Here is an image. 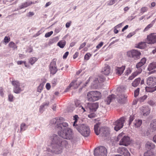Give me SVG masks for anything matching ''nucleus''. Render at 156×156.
Here are the masks:
<instances>
[{
    "instance_id": "nucleus-63",
    "label": "nucleus",
    "mask_w": 156,
    "mask_h": 156,
    "mask_svg": "<svg viewBox=\"0 0 156 156\" xmlns=\"http://www.w3.org/2000/svg\"><path fill=\"white\" fill-rule=\"evenodd\" d=\"M79 53L78 52H76L75 53V54L73 55V58L74 59H75L76 58L78 55Z\"/></svg>"
},
{
    "instance_id": "nucleus-6",
    "label": "nucleus",
    "mask_w": 156,
    "mask_h": 156,
    "mask_svg": "<svg viewBox=\"0 0 156 156\" xmlns=\"http://www.w3.org/2000/svg\"><path fill=\"white\" fill-rule=\"evenodd\" d=\"M107 151L103 146H100L96 148L94 150V156H107Z\"/></svg>"
},
{
    "instance_id": "nucleus-2",
    "label": "nucleus",
    "mask_w": 156,
    "mask_h": 156,
    "mask_svg": "<svg viewBox=\"0 0 156 156\" xmlns=\"http://www.w3.org/2000/svg\"><path fill=\"white\" fill-rule=\"evenodd\" d=\"M52 140L51 145L55 149L54 151L56 154H58L63 147H66L68 145L67 142L65 140L59 137L57 135L53 134L50 137Z\"/></svg>"
},
{
    "instance_id": "nucleus-16",
    "label": "nucleus",
    "mask_w": 156,
    "mask_h": 156,
    "mask_svg": "<svg viewBox=\"0 0 156 156\" xmlns=\"http://www.w3.org/2000/svg\"><path fill=\"white\" fill-rule=\"evenodd\" d=\"M125 69V66H123L121 67H116L115 68V72L116 74L120 75L123 73Z\"/></svg>"
},
{
    "instance_id": "nucleus-53",
    "label": "nucleus",
    "mask_w": 156,
    "mask_h": 156,
    "mask_svg": "<svg viewBox=\"0 0 156 156\" xmlns=\"http://www.w3.org/2000/svg\"><path fill=\"white\" fill-rule=\"evenodd\" d=\"M58 119V122L59 123H62V121L64 120V118L62 117H57Z\"/></svg>"
},
{
    "instance_id": "nucleus-24",
    "label": "nucleus",
    "mask_w": 156,
    "mask_h": 156,
    "mask_svg": "<svg viewBox=\"0 0 156 156\" xmlns=\"http://www.w3.org/2000/svg\"><path fill=\"white\" fill-rule=\"evenodd\" d=\"M58 121V119L57 117L56 118L53 119L51 120L50 122V123L51 124H56L55 127L57 128L58 126L62 123H60L59 124Z\"/></svg>"
},
{
    "instance_id": "nucleus-60",
    "label": "nucleus",
    "mask_w": 156,
    "mask_h": 156,
    "mask_svg": "<svg viewBox=\"0 0 156 156\" xmlns=\"http://www.w3.org/2000/svg\"><path fill=\"white\" fill-rule=\"evenodd\" d=\"M95 115L94 114L92 113L89 115L88 116L90 118H92L95 117Z\"/></svg>"
},
{
    "instance_id": "nucleus-45",
    "label": "nucleus",
    "mask_w": 156,
    "mask_h": 156,
    "mask_svg": "<svg viewBox=\"0 0 156 156\" xmlns=\"http://www.w3.org/2000/svg\"><path fill=\"white\" fill-rule=\"evenodd\" d=\"M57 80L55 79H53L52 81V86L53 87H55L56 84Z\"/></svg>"
},
{
    "instance_id": "nucleus-5",
    "label": "nucleus",
    "mask_w": 156,
    "mask_h": 156,
    "mask_svg": "<svg viewBox=\"0 0 156 156\" xmlns=\"http://www.w3.org/2000/svg\"><path fill=\"white\" fill-rule=\"evenodd\" d=\"M101 96V93L97 91H92L87 94V98L90 101H94L99 100Z\"/></svg>"
},
{
    "instance_id": "nucleus-59",
    "label": "nucleus",
    "mask_w": 156,
    "mask_h": 156,
    "mask_svg": "<svg viewBox=\"0 0 156 156\" xmlns=\"http://www.w3.org/2000/svg\"><path fill=\"white\" fill-rule=\"evenodd\" d=\"M34 15V12H30L28 13L27 16L28 17H30L33 16Z\"/></svg>"
},
{
    "instance_id": "nucleus-17",
    "label": "nucleus",
    "mask_w": 156,
    "mask_h": 156,
    "mask_svg": "<svg viewBox=\"0 0 156 156\" xmlns=\"http://www.w3.org/2000/svg\"><path fill=\"white\" fill-rule=\"evenodd\" d=\"M115 98V96L114 94H112L108 96L105 100V102L107 105H109L111 102L114 100Z\"/></svg>"
},
{
    "instance_id": "nucleus-42",
    "label": "nucleus",
    "mask_w": 156,
    "mask_h": 156,
    "mask_svg": "<svg viewBox=\"0 0 156 156\" xmlns=\"http://www.w3.org/2000/svg\"><path fill=\"white\" fill-rule=\"evenodd\" d=\"M10 40L9 37L5 36L4 39V41L5 43H8Z\"/></svg>"
},
{
    "instance_id": "nucleus-36",
    "label": "nucleus",
    "mask_w": 156,
    "mask_h": 156,
    "mask_svg": "<svg viewBox=\"0 0 156 156\" xmlns=\"http://www.w3.org/2000/svg\"><path fill=\"white\" fill-rule=\"evenodd\" d=\"M98 79L99 82H102L105 80V78L103 76H101Z\"/></svg>"
},
{
    "instance_id": "nucleus-43",
    "label": "nucleus",
    "mask_w": 156,
    "mask_h": 156,
    "mask_svg": "<svg viewBox=\"0 0 156 156\" xmlns=\"http://www.w3.org/2000/svg\"><path fill=\"white\" fill-rule=\"evenodd\" d=\"M75 104L76 107L80 108L81 105H80L79 101L77 100L75 101Z\"/></svg>"
},
{
    "instance_id": "nucleus-44",
    "label": "nucleus",
    "mask_w": 156,
    "mask_h": 156,
    "mask_svg": "<svg viewBox=\"0 0 156 156\" xmlns=\"http://www.w3.org/2000/svg\"><path fill=\"white\" fill-rule=\"evenodd\" d=\"M144 65L141 63L140 62L137 64L136 65V68L139 69H141L140 67Z\"/></svg>"
},
{
    "instance_id": "nucleus-9",
    "label": "nucleus",
    "mask_w": 156,
    "mask_h": 156,
    "mask_svg": "<svg viewBox=\"0 0 156 156\" xmlns=\"http://www.w3.org/2000/svg\"><path fill=\"white\" fill-rule=\"evenodd\" d=\"M146 42L149 44H152L156 43V35L151 34L147 37Z\"/></svg>"
},
{
    "instance_id": "nucleus-25",
    "label": "nucleus",
    "mask_w": 156,
    "mask_h": 156,
    "mask_svg": "<svg viewBox=\"0 0 156 156\" xmlns=\"http://www.w3.org/2000/svg\"><path fill=\"white\" fill-rule=\"evenodd\" d=\"M144 156H155L154 151L147 150L144 153Z\"/></svg>"
},
{
    "instance_id": "nucleus-46",
    "label": "nucleus",
    "mask_w": 156,
    "mask_h": 156,
    "mask_svg": "<svg viewBox=\"0 0 156 156\" xmlns=\"http://www.w3.org/2000/svg\"><path fill=\"white\" fill-rule=\"evenodd\" d=\"M53 33L52 31H51L50 32L46 33L45 35V37H49Z\"/></svg>"
},
{
    "instance_id": "nucleus-20",
    "label": "nucleus",
    "mask_w": 156,
    "mask_h": 156,
    "mask_svg": "<svg viewBox=\"0 0 156 156\" xmlns=\"http://www.w3.org/2000/svg\"><path fill=\"white\" fill-rule=\"evenodd\" d=\"M110 72V66L108 65H105V67L102 69L101 72L105 75H107L109 74Z\"/></svg>"
},
{
    "instance_id": "nucleus-58",
    "label": "nucleus",
    "mask_w": 156,
    "mask_h": 156,
    "mask_svg": "<svg viewBox=\"0 0 156 156\" xmlns=\"http://www.w3.org/2000/svg\"><path fill=\"white\" fill-rule=\"evenodd\" d=\"M46 88L48 90H49L50 89V87H51V86H50V83H47L46 84Z\"/></svg>"
},
{
    "instance_id": "nucleus-38",
    "label": "nucleus",
    "mask_w": 156,
    "mask_h": 156,
    "mask_svg": "<svg viewBox=\"0 0 156 156\" xmlns=\"http://www.w3.org/2000/svg\"><path fill=\"white\" fill-rule=\"evenodd\" d=\"M153 122L152 129L153 130L155 131L156 130V119L153 120Z\"/></svg>"
},
{
    "instance_id": "nucleus-27",
    "label": "nucleus",
    "mask_w": 156,
    "mask_h": 156,
    "mask_svg": "<svg viewBox=\"0 0 156 156\" xmlns=\"http://www.w3.org/2000/svg\"><path fill=\"white\" fill-rule=\"evenodd\" d=\"M31 4V2H26L23 3L22 5L20 6V9H22L23 8H26L28 6L30 5Z\"/></svg>"
},
{
    "instance_id": "nucleus-10",
    "label": "nucleus",
    "mask_w": 156,
    "mask_h": 156,
    "mask_svg": "<svg viewBox=\"0 0 156 156\" xmlns=\"http://www.w3.org/2000/svg\"><path fill=\"white\" fill-rule=\"evenodd\" d=\"M12 85L14 86V92L16 94L20 93L21 90L20 87V84L18 81H13L12 82Z\"/></svg>"
},
{
    "instance_id": "nucleus-32",
    "label": "nucleus",
    "mask_w": 156,
    "mask_h": 156,
    "mask_svg": "<svg viewBox=\"0 0 156 156\" xmlns=\"http://www.w3.org/2000/svg\"><path fill=\"white\" fill-rule=\"evenodd\" d=\"M145 42H141L140 43L136 46L138 48L142 49L144 48V46L145 45Z\"/></svg>"
},
{
    "instance_id": "nucleus-4",
    "label": "nucleus",
    "mask_w": 156,
    "mask_h": 156,
    "mask_svg": "<svg viewBox=\"0 0 156 156\" xmlns=\"http://www.w3.org/2000/svg\"><path fill=\"white\" fill-rule=\"evenodd\" d=\"M99 126V124L98 123L96 124L94 126V129L96 134L97 135H98L100 134L102 136H107L109 133L108 128L107 127H102L98 130Z\"/></svg>"
},
{
    "instance_id": "nucleus-14",
    "label": "nucleus",
    "mask_w": 156,
    "mask_h": 156,
    "mask_svg": "<svg viewBox=\"0 0 156 156\" xmlns=\"http://www.w3.org/2000/svg\"><path fill=\"white\" fill-rule=\"evenodd\" d=\"M130 143L129 137L128 136H124L121 140L119 144L125 146H127Z\"/></svg>"
},
{
    "instance_id": "nucleus-41",
    "label": "nucleus",
    "mask_w": 156,
    "mask_h": 156,
    "mask_svg": "<svg viewBox=\"0 0 156 156\" xmlns=\"http://www.w3.org/2000/svg\"><path fill=\"white\" fill-rule=\"evenodd\" d=\"M141 114H143L144 116L147 115L148 114V112H146V110L145 109H141Z\"/></svg>"
},
{
    "instance_id": "nucleus-48",
    "label": "nucleus",
    "mask_w": 156,
    "mask_h": 156,
    "mask_svg": "<svg viewBox=\"0 0 156 156\" xmlns=\"http://www.w3.org/2000/svg\"><path fill=\"white\" fill-rule=\"evenodd\" d=\"M147 98V96L146 95H145L143 97H141L140 98V101H143L145 100Z\"/></svg>"
},
{
    "instance_id": "nucleus-40",
    "label": "nucleus",
    "mask_w": 156,
    "mask_h": 156,
    "mask_svg": "<svg viewBox=\"0 0 156 156\" xmlns=\"http://www.w3.org/2000/svg\"><path fill=\"white\" fill-rule=\"evenodd\" d=\"M148 9V8L146 7H142L140 11L141 13H143L146 12Z\"/></svg>"
},
{
    "instance_id": "nucleus-35",
    "label": "nucleus",
    "mask_w": 156,
    "mask_h": 156,
    "mask_svg": "<svg viewBox=\"0 0 156 156\" xmlns=\"http://www.w3.org/2000/svg\"><path fill=\"white\" fill-rule=\"evenodd\" d=\"M9 46L10 47L14 49H15V48H17L16 46L15 45V44L12 41H11L9 43Z\"/></svg>"
},
{
    "instance_id": "nucleus-64",
    "label": "nucleus",
    "mask_w": 156,
    "mask_h": 156,
    "mask_svg": "<svg viewBox=\"0 0 156 156\" xmlns=\"http://www.w3.org/2000/svg\"><path fill=\"white\" fill-rule=\"evenodd\" d=\"M128 25H126V26H125L122 29V31L123 32L126 29L128 28Z\"/></svg>"
},
{
    "instance_id": "nucleus-11",
    "label": "nucleus",
    "mask_w": 156,
    "mask_h": 156,
    "mask_svg": "<svg viewBox=\"0 0 156 156\" xmlns=\"http://www.w3.org/2000/svg\"><path fill=\"white\" fill-rule=\"evenodd\" d=\"M117 152L125 156H130V154L127 149L125 147H119L117 149Z\"/></svg>"
},
{
    "instance_id": "nucleus-54",
    "label": "nucleus",
    "mask_w": 156,
    "mask_h": 156,
    "mask_svg": "<svg viewBox=\"0 0 156 156\" xmlns=\"http://www.w3.org/2000/svg\"><path fill=\"white\" fill-rule=\"evenodd\" d=\"M13 96L11 94H9V100L12 101H13Z\"/></svg>"
},
{
    "instance_id": "nucleus-3",
    "label": "nucleus",
    "mask_w": 156,
    "mask_h": 156,
    "mask_svg": "<svg viewBox=\"0 0 156 156\" xmlns=\"http://www.w3.org/2000/svg\"><path fill=\"white\" fill-rule=\"evenodd\" d=\"M73 118L75 121L74 122L73 126H75V128L83 136H88L90 132L89 127L85 124L77 123V119L79 118L77 115H75L73 116Z\"/></svg>"
},
{
    "instance_id": "nucleus-47",
    "label": "nucleus",
    "mask_w": 156,
    "mask_h": 156,
    "mask_svg": "<svg viewBox=\"0 0 156 156\" xmlns=\"http://www.w3.org/2000/svg\"><path fill=\"white\" fill-rule=\"evenodd\" d=\"M118 0H112L109 2L108 5H113Z\"/></svg>"
},
{
    "instance_id": "nucleus-37",
    "label": "nucleus",
    "mask_w": 156,
    "mask_h": 156,
    "mask_svg": "<svg viewBox=\"0 0 156 156\" xmlns=\"http://www.w3.org/2000/svg\"><path fill=\"white\" fill-rule=\"evenodd\" d=\"M140 88H138L134 92V95L135 97H136L139 94Z\"/></svg>"
},
{
    "instance_id": "nucleus-51",
    "label": "nucleus",
    "mask_w": 156,
    "mask_h": 156,
    "mask_svg": "<svg viewBox=\"0 0 156 156\" xmlns=\"http://www.w3.org/2000/svg\"><path fill=\"white\" fill-rule=\"evenodd\" d=\"M43 89V87L41 84H40V86L38 87L37 88V91L39 92H41V90Z\"/></svg>"
},
{
    "instance_id": "nucleus-19",
    "label": "nucleus",
    "mask_w": 156,
    "mask_h": 156,
    "mask_svg": "<svg viewBox=\"0 0 156 156\" xmlns=\"http://www.w3.org/2000/svg\"><path fill=\"white\" fill-rule=\"evenodd\" d=\"M82 83L81 81H77V80H74L73 81L70 83V86H71L73 89H76L78 88L79 86Z\"/></svg>"
},
{
    "instance_id": "nucleus-29",
    "label": "nucleus",
    "mask_w": 156,
    "mask_h": 156,
    "mask_svg": "<svg viewBox=\"0 0 156 156\" xmlns=\"http://www.w3.org/2000/svg\"><path fill=\"white\" fill-rule=\"evenodd\" d=\"M66 41L64 40L60 41L57 44V45L61 48H63L66 44Z\"/></svg>"
},
{
    "instance_id": "nucleus-18",
    "label": "nucleus",
    "mask_w": 156,
    "mask_h": 156,
    "mask_svg": "<svg viewBox=\"0 0 156 156\" xmlns=\"http://www.w3.org/2000/svg\"><path fill=\"white\" fill-rule=\"evenodd\" d=\"M98 107V104L97 103H94L91 104L89 106V108L90 111L94 112L96 111Z\"/></svg>"
},
{
    "instance_id": "nucleus-1",
    "label": "nucleus",
    "mask_w": 156,
    "mask_h": 156,
    "mask_svg": "<svg viewBox=\"0 0 156 156\" xmlns=\"http://www.w3.org/2000/svg\"><path fill=\"white\" fill-rule=\"evenodd\" d=\"M68 123L66 122H63L58 125L57 129L58 130V135L64 139L68 140L72 139L75 141L79 140L80 139L79 137L77 136L76 138L75 137L73 138L72 130L68 127Z\"/></svg>"
},
{
    "instance_id": "nucleus-52",
    "label": "nucleus",
    "mask_w": 156,
    "mask_h": 156,
    "mask_svg": "<svg viewBox=\"0 0 156 156\" xmlns=\"http://www.w3.org/2000/svg\"><path fill=\"white\" fill-rule=\"evenodd\" d=\"M146 61V58H142L140 62L144 65V64L145 63Z\"/></svg>"
},
{
    "instance_id": "nucleus-7",
    "label": "nucleus",
    "mask_w": 156,
    "mask_h": 156,
    "mask_svg": "<svg viewBox=\"0 0 156 156\" xmlns=\"http://www.w3.org/2000/svg\"><path fill=\"white\" fill-rule=\"evenodd\" d=\"M141 54L140 51L135 49H132L127 52L128 57L132 58L135 60L139 59Z\"/></svg>"
},
{
    "instance_id": "nucleus-12",
    "label": "nucleus",
    "mask_w": 156,
    "mask_h": 156,
    "mask_svg": "<svg viewBox=\"0 0 156 156\" xmlns=\"http://www.w3.org/2000/svg\"><path fill=\"white\" fill-rule=\"evenodd\" d=\"M147 85L150 87H153L156 84V77H149L147 80Z\"/></svg>"
},
{
    "instance_id": "nucleus-15",
    "label": "nucleus",
    "mask_w": 156,
    "mask_h": 156,
    "mask_svg": "<svg viewBox=\"0 0 156 156\" xmlns=\"http://www.w3.org/2000/svg\"><path fill=\"white\" fill-rule=\"evenodd\" d=\"M117 95L118 96L117 99L118 102L121 104L125 103L127 97L125 96L123 93H122L121 94H118Z\"/></svg>"
},
{
    "instance_id": "nucleus-23",
    "label": "nucleus",
    "mask_w": 156,
    "mask_h": 156,
    "mask_svg": "<svg viewBox=\"0 0 156 156\" xmlns=\"http://www.w3.org/2000/svg\"><path fill=\"white\" fill-rule=\"evenodd\" d=\"M141 79L140 78H138L136 79L132 83V85L134 87L138 86L140 83Z\"/></svg>"
},
{
    "instance_id": "nucleus-50",
    "label": "nucleus",
    "mask_w": 156,
    "mask_h": 156,
    "mask_svg": "<svg viewBox=\"0 0 156 156\" xmlns=\"http://www.w3.org/2000/svg\"><path fill=\"white\" fill-rule=\"evenodd\" d=\"M153 26V24H150L148 25L144 29V31L147 30L149 29L151 27Z\"/></svg>"
},
{
    "instance_id": "nucleus-26",
    "label": "nucleus",
    "mask_w": 156,
    "mask_h": 156,
    "mask_svg": "<svg viewBox=\"0 0 156 156\" xmlns=\"http://www.w3.org/2000/svg\"><path fill=\"white\" fill-rule=\"evenodd\" d=\"M147 92H152L156 90V86L155 87H147L145 88Z\"/></svg>"
},
{
    "instance_id": "nucleus-22",
    "label": "nucleus",
    "mask_w": 156,
    "mask_h": 156,
    "mask_svg": "<svg viewBox=\"0 0 156 156\" xmlns=\"http://www.w3.org/2000/svg\"><path fill=\"white\" fill-rule=\"evenodd\" d=\"M142 71V69H138V71H136L135 72L133 73L132 75L129 77V79L130 80H132L137 75L140 73Z\"/></svg>"
},
{
    "instance_id": "nucleus-57",
    "label": "nucleus",
    "mask_w": 156,
    "mask_h": 156,
    "mask_svg": "<svg viewBox=\"0 0 156 156\" xmlns=\"http://www.w3.org/2000/svg\"><path fill=\"white\" fill-rule=\"evenodd\" d=\"M69 52L68 51L66 52L64 54V55H63V59H66L68 55H69Z\"/></svg>"
},
{
    "instance_id": "nucleus-56",
    "label": "nucleus",
    "mask_w": 156,
    "mask_h": 156,
    "mask_svg": "<svg viewBox=\"0 0 156 156\" xmlns=\"http://www.w3.org/2000/svg\"><path fill=\"white\" fill-rule=\"evenodd\" d=\"M103 42H101L97 46L96 48L98 49L100 48L103 45Z\"/></svg>"
},
{
    "instance_id": "nucleus-21",
    "label": "nucleus",
    "mask_w": 156,
    "mask_h": 156,
    "mask_svg": "<svg viewBox=\"0 0 156 156\" xmlns=\"http://www.w3.org/2000/svg\"><path fill=\"white\" fill-rule=\"evenodd\" d=\"M155 147V146L154 144L150 142H147L145 146V147L146 149L152 151H154L153 149Z\"/></svg>"
},
{
    "instance_id": "nucleus-31",
    "label": "nucleus",
    "mask_w": 156,
    "mask_h": 156,
    "mask_svg": "<svg viewBox=\"0 0 156 156\" xmlns=\"http://www.w3.org/2000/svg\"><path fill=\"white\" fill-rule=\"evenodd\" d=\"M27 128V126L24 123H22L20 126V131H24Z\"/></svg>"
},
{
    "instance_id": "nucleus-61",
    "label": "nucleus",
    "mask_w": 156,
    "mask_h": 156,
    "mask_svg": "<svg viewBox=\"0 0 156 156\" xmlns=\"http://www.w3.org/2000/svg\"><path fill=\"white\" fill-rule=\"evenodd\" d=\"M71 23V21H70L69 22L67 23L66 24V27L69 28L70 26Z\"/></svg>"
},
{
    "instance_id": "nucleus-8",
    "label": "nucleus",
    "mask_w": 156,
    "mask_h": 156,
    "mask_svg": "<svg viewBox=\"0 0 156 156\" xmlns=\"http://www.w3.org/2000/svg\"><path fill=\"white\" fill-rule=\"evenodd\" d=\"M125 120V118L123 117L114 122V125L115 126L114 129L116 131H118L121 129L123 126Z\"/></svg>"
},
{
    "instance_id": "nucleus-30",
    "label": "nucleus",
    "mask_w": 156,
    "mask_h": 156,
    "mask_svg": "<svg viewBox=\"0 0 156 156\" xmlns=\"http://www.w3.org/2000/svg\"><path fill=\"white\" fill-rule=\"evenodd\" d=\"M156 68V65L154 63H152L150 64L148 68V70H151Z\"/></svg>"
},
{
    "instance_id": "nucleus-13",
    "label": "nucleus",
    "mask_w": 156,
    "mask_h": 156,
    "mask_svg": "<svg viewBox=\"0 0 156 156\" xmlns=\"http://www.w3.org/2000/svg\"><path fill=\"white\" fill-rule=\"evenodd\" d=\"M56 61L53 60L50 65V70L51 73L53 74H55L57 71V69L56 66Z\"/></svg>"
},
{
    "instance_id": "nucleus-28",
    "label": "nucleus",
    "mask_w": 156,
    "mask_h": 156,
    "mask_svg": "<svg viewBox=\"0 0 156 156\" xmlns=\"http://www.w3.org/2000/svg\"><path fill=\"white\" fill-rule=\"evenodd\" d=\"M142 123V121L139 119H136L134 122L135 126L136 127H140Z\"/></svg>"
},
{
    "instance_id": "nucleus-49",
    "label": "nucleus",
    "mask_w": 156,
    "mask_h": 156,
    "mask_svg": "<svg viewBox=\"0 0 156 156\" xmlns=\"http://www.w3.org/2000/svg\"><path fill=\"white\" fill-rule=\"evenodd\" d=\"M147 103L149 105L151 106L154 105L155 103L152 100H150Z\"/></svg>"
},
{
    "instance_id": "nucleus-33",
    "label": "nucleus",
    "mask_w": 156,
    "mask_h": 156,
    "mask_svg": "<svg viewBox=\"0 0 156 156\" xmlns=\"http://www.w3.org/2000/svg\"><path fill=\"white\" fill-rule=\"evenodd\" d=\"M37 60V59L35 57L31 58H30L29 62L31 65H33Z\"/></svg>"
},
{
    "instance_id": "nucleus-55",
    "label": "nucleus",
    "mask_w": 156,
    "mask_h": 156,
    "mask_svg": "<svg viewBox=\"0 0 156 156\" xmlns=\"http://www.w3.org/2000/svg\"><path fill=\"white\" fill-rule=\"evenodd\" d=\"M86 42H85L82 43L81 44L80 47H79V49L80 50L83 47H84L85 46V45H86Z\"/></svg>"
},
{
    "instance_id": "nucleus-39",
    "label": "nucleus",
    "mask_w": 156,
    "mask_h": 156,
    "mask_svg": "<svg viewBox=\"0 0 156 156\" xmlns=\"http://www.w3.org/2000/svg\"><path fill=\"white\" fill-rule=\"evenodd\" d=\"M91 54L89 53H87L84 56V59L86 60H88L89 59L90 57L91 56Z\"/></svg>"
},
{
    "instance_id": "nucleus-34",
    "label": "nucleus",
    "mask_w": 156,
    "mask_h": 156,
    "mask_svg": "<svg viewBox=\"0 0 156 156\" xmlns=\"http://www.w3.org/2000/svg\"><path fill=\"white\" fill-rule=\"evenodd\" d=\"M134 119H135V118H134V115H131L130 116L129 119L128 120V122H129L128 125L129 126H130V125L132 122L134 120Z\"/></svg>"
},
{
    "instance_id": "nucleus-62",
    "label": "nucleus",
    "mask_w": 156,
    "mask_h": 156,
    "mask_svg": "<svg viewBox=\"0 0 156 156\" xmlns=\"http://www.w3.org/2000/svg\"><path fill=\"white\" fill-rule=\"evenodd\" d=\"M0 94L2 96L4 94V93H3V89L2 87H1L0 88Z\"/></svg>"
}]
</instances>
